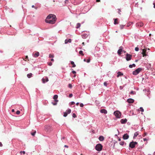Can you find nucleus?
I'll return each mask as SVG.
<instances>
[{
	"instance_id": "603ef678",
	"label": "nucleus",
	"mask_w": 155,
	"mask_h": 155,
	"mask_svg": "<svg viewBox=\"0 0 155 155\" xmlns=\"http://www.w3.org/2000/svg\"><path fill=\"white\" fill-rule=\"evenodd\" d=\"M2 143L0 142V147H2Z\"/></svg>"
},
{
	"instance_id": "4be33fe9",
	"label": "nucleus",
	"mask_w": 155,
	"mask_h": 155,
	"mask_svg": "<svg viewBox=\"0 0 155 155\" xmlns=\"http://www.w3.org/2000/svg\"><path fill=\"white\" fill-rule=\"evenodd\" d=\"M71 110L70 109L67 110L66 112H67V113L68 114H69L71 113Z\"/></svg>"
},
{
	"instance_id": "f3484780",
	"label": "nucleus",
	"mask_w": 155,
	"mask_h": 155,
	"mask_svg": "<svg viewBox=\"0 0 155 155\" xmlns=\"http://www.w3.org/2000/svg\"><path fill=\"white\" fill-rule=\"evenodd\" d=\"M139 134V133H138V132H136V133H135L134 134V138H135V137L137 136H138Z\"/></svg>"
},
{
	"instance_id": "c03bdc74",
	"label": "nucleus",
	"mask_w": 155,
	"mask_h": 155,
	"mask_svg": "<svg viewBox=\"0 0 155 155\" xmlns=\"http://www.w3.org/2000/svg\"><path fill=\"white\" fill-rule=\"evenodd\" d=\"M45 80L46 82H47L48 81V79L47 77L45 78Z\"/></svg>"
},
{
	"instance_id": "b1692460",
	"label": "nucleus",
	"mask_w": 155,
	"mask_h": 155,
	"mask_svg": "<svg viewBox=\"0 0 155 155\" xmlns=\"http://www.w3.org/2000/svg\"><path fill=\"white\" fill-rule=\"evenodd\" d=\"M117 19H114V24H116L118 23L117 22Z\"/></svg>"
},
{
	"instance_id": "cd10ccee",
	"label": "nucleus",
	"mask_w": 155,
	"mask_h": 155,
	"mask_svg": "<svg viewBox=\"0 0 155 155\" xmlns=\"http://www.w3.org/2000/svg\"><path fill=\"white\" fill-rule=\"evenodd\" d=\"M72 116H73V117H74V118H75V117H76V115L75 114H74V113H73V114Z\"/></svg>"
},
{
	"instance_id": "49530a36",
	"label": "nucleus",
	"mask_w": 155,
	"mask_h": 155,
	"mask_svg": "<svg viewBox=\"0 0 155 155\" xmlns=\"http://www.w3.org/2000/svg\"><path fill=\"white\" fill-rule=\"evenodd\" d=\"M65 3H68V0H66L65 1Z\"/></svg>"
},
{
	"instance_id": "72a5a7b5",
	"label": "nucleus",
	"mask_w": 155,
	"mask_h": 155,
	"mask_svg": "<svg viewBox=\"0 0 155 155\" xmlns=\"http://www.w3.org/2000/svg\"><path fill=\"white\" fill-rule=\"evenodd\" d=\"M135 50L136 51H138L139 50V48L138 47H136L135 48Z\"/></svg>"
},
{
	"instance_id": "864d4df0",
	"label": "nucleus",
	"mask_w": 155,
	"mask_h": 155,
	"mask_svg": "<svg viewBox=\"0 0 155 155\" xmlns=\"http://www.w3.org/2000/svg\"><path fill=\"white\" fill-rule=\"evenodd\" d=\"M100 1V0H96L97 2H99Z\"/></svg>"
},
{
	"instance_id": "aec40b11",
	"label": "nucleus",
	"mask_w": 155,
	"mask_h": 155,
	"mask_svg": "<svg viewBox=\"0 0 155 155\" xmlns=\"http://www.w3.org/2000/svg\"><path fill=\"white\" fill-rule=\"evenodd\" d=\"M117 74H118L117 75V77H118L120 76H121V75H123V74L121 73L120 72H118L117 73Z\"/></svg>"
},
{
	"instance_id": "5701e85b",
	"label": "nucleus",
	"mask_w": 155,
	"mask_h": 155,
	"mask_svg": "<svg viewBox=\"0 0 155 155\" xmlns=\"http://www.w3.org/2000/svg\"><path fill=\"white\" fill-rule=\"evenodd\" d=\"M81 26V24L80 23H78L77 24L76 28H79Z\"/></svg>"
},
{
	"instance_id": "2eb2a0df",
	"label": "nucleus",
	"mask_w": 155,
	"mask_h": 155,
	"mask_svg": "<svg viewBox=\"0 0 155 155\" xmlns=\"http://www.w3.org/2000/svg\"><path fill=\"white\" fill-rule=\"evenodd\" d=\"M71 39H70L68 40L66 39L65 40V44H67L68 42L71 43Z\"/></svg>"
},
{
	"instance_id": "20e7f679",
	"label": "nucleus",
	"mask_w": 155,
	"mask_h": 155,
	"mask_svg": "<svg viewBox=\"0 0 155 155\" xmlns=\"http://www.w3.org/2000/svg\"><path fill=\"white\" fill-rule=\"evenodd\" d=\"M137 144V143L136 142L132 141L130 142L129 144V147L133 148L135 147V145Z\"/></svg>"
},
{
	"instance_id": "4c0bfd02",
	"label": "nucleus",
	"mask_w": 155,
	"mask_h": 155,
	"mask_svg": "<svg viewBox=\"0 0 155 155\" xmlns=\"http://www.w3.org/2000/svg\"><path fill=\"white\" fill-rule=\"evenodd\" d=\"M72 96H73V94H70L69 95V97H72Z\"/></svg>"
},
{
	"instance_id": "4d7b16f0",
	"label": "nucleus",
	"mask_w": 155,
	"mask_h": 155,
	"mask_svg": "<svg viewBox=\"0 0 155 155\" xmlns=\"http://www.w3.org/2000/svg\"><path fill=\"white\" fill-rule=\"evenodd\" d=\"M153 4L154 5V7H154V8H155V3H153Z\"/></svg>"
},
{
	"instance_id": "6e6d98bb",
	"label": "nucleus",
	"mask_w": 155,
	"mask_h": 155,
	"mask_svg": "<svg viewBox=\"0 0 155 155\" xmlns=\"http://www.w3.org/2000/svg\"><path fill=\"white\" fill-rule=\"evenodd\" d=\"M12 112H14L15 111V110H14V109H12Z\"/></svg>"
},
{
	"instance_id": "7ed1b4c3",
	"label": "nucleus",
	"mask_w": 155,
	"mask_h": 155,
	"mask_svg": "<svg viewBox=\"0 0 155 155\" xmlns=\"http://www.w3.org/2000/svg\"><path fill=\"white\" fill-rule=\"evenodd\" d=\"M102 146L101 144H97L95 147V149L97 151H100L102 150Z\"/></svg>"
},
{
	"instance_id": "7c9ffc66",
	"label": "nucleus",
	"mask_w": 155,
	"mask_h": 155,
	"mask_svg": "<svg viewBox=\"0 0 155 155\" xmlns=\"http://www.w3.org/2000/svg\"><path fill=\"white\" fill-rule=\"evenodd\" d=\"M120 144L121 145H124V142L123 141H122V142H121L120 143Z\"/></svg>"
},
{
	"instance_id": "a18cd8bd",
	"label": "nucleus",
	"mask_w": 155,
	"mask_h": 155,
	"mask_svg": "<svg viewBox=\"0 0 155 155\" xmlns=\"http://www.w3.org/2000/svg\"><path fill=\"white\" fill-rule=\"evenodd\" d=\"M129 67L130 68H132L133 66H132V65H131V64H130L129 65Z\"/></svg>"
},
{
	"instance_id": "f257e3e1",
	"label": "nucleus",
	"mask_w": 155,
	"mask_h": 155,
	"mask_svg": "<svg viewBox=\"0 0 155 155\" xmlns=\"http://www.w3.org/2000/svg\"><path fill=\"white\" fill-rule=\"evenodd\" d=\"M57 18L55 15L53 14H49L45 19V21L47 23L52 24L55 23Z\"/></svg>"
},
{
	"instance_id": "39448f33",
	"label": "nucleus",
	"mask_w": 155,
	"mask_h": 155,
	"mask_svg": "<svg viewBox=\"0 0 155 155\" xmlns=\"http://www.w3.org/2000/svg\"><path fill=\"white\" fill-rule=\"evenodd\" d=\"M114 114L115 116L118 118H119L121 116V113L119 111H115Z\"/></svg>"
},
{
	"instance_id": "ddd939ff",
	"label": "nucleus",
	"mask_w": 155,
	"mask_h": 155,
	"mask_svg": "<svg viewBox=\"0 0 155 155\" xmlns=\"http://www.w3.org/2000/svg\"><path fill=\"white\" fill-rule=\"evenodd\" d=\"M33 55L35 57H37L39 55V53L38 52H36Z\"/></svg>"
},
{
	"instance_id": "bf43d9fd",
	"label": "nucleus",
	"mask_w": 155,
	"mask_h": 155,
	"mask_svg": "<svg viewBox=\"0 0 155 155\" xmlns=\"http://www.w3.org/2000/svg\"><path fill=\"white\" fill-rule=\"evenodd\" d=\"M51 61H54L53 59H51Z\"/></svg>"
},
{
	"instance_id": "f8f14e48",
	"label": "nucleus",
	"mask_w": 155,
	"mask_h": 155,
	"mask_svg": "<svg viewBox=\"0 0 155 155\" xmlns=\"http://www.w3.org/2000/svg\"><path fill=\"white\" fill-rule=\"evenodd\" d=\"M122 51V47H120V49L117 51V53L119 55L121 54V52Z\"/></svg>"
},
{
	"instance_id": "a211bd4d",
	"label": "nucleus",
	"mask_w": 155,
	"mask_h": 155,
	"mask_svg": "<svg viewBox=\"0 0 155 155\" xmlns=\"http://www.w3.org/2000/svg\"><path fill=\"white\" fill-rule=\"evenodd\" d=\"M100 141H103L104 140V137L103 136H100L99 138Z\"/></svg>"
},
{
	"instance_id": "ea45409f",
	"label": "nucleus",
	"mask_w": 155,
	"mask_h": 155,
	"mask_svg": "<svg viewBox=\"0 0 155 155\" xmlns=\"http://www.w3.org/2000/svg\"><path fill=\"white\" fill-rule=\"evenodd\" d=\"M80 106L81 107H83V106H84V104H83L81 103V104H80Z\"/></svg>"
},
{
	"instance_id": "a878e982",
	"label": "nucleus",
	"mask_w": 155,
	"mask_h": 155,
	"mask_svg": "<svg viewBox=\"0 0 155 155\" xmlns=\"http://www.w3.org/2000/svg\"><path fill=\"white\" fill-rule=\"evenodd\" d=\"M68 115V114L67 113V112H65L64 113L63 116L64 117H66Z\"/></svg>"
},
{
	"instance_id": "5fc2aeb1",
	"label": "nucleus",
	"mask_w": 155,
	"mask_h": 155,
	"mask_svg": "<svg viewBox=\"0 0 155 155\" xmlns=\"http://www.w3.org/2000/svg\"><path fill=\"white\" fill-rule=\"evenodd\" d=\"M143 140H144V141H145L147 140V139H146V138H144V139H143Z\"/></svg>"
},
{
	"instance_id": "473e14b6",
	"label": "nucleus",
	"mask_w": 155,
	"mask_h": 155,
	"mask_svg": "<svg viewBox=\"0 0 155 155\" xmlns=\"http://www.w3.org/2000/svg\"><path fill=\"white\" fill-rule=\"evenodd\" d=\"M20 153H23V154H25V152L24 151H21L20 152Z\"/></svg>"
},
{
	"instance_id": "f704fd0d",
	"label": "nucleus",
	"mask_w": 155,
	"mask_h": 155,
	"mask_svg": "<svg viewBox=\"0 0 155 155\" xmlns=\"http://www.w3.org/2000/svg\"><path fill=\"white\" fill-rule=\"evenodd\" d=\"M42 82L43 83H45V79L44 78H42Z\"/></svg>"
},
{
	"instance_id": "de8ad7c7",
	"label": "nucleus",
	"mask_w": 155,
	"mask_h": 155,
	"mask_svg": "<svg viewBox=\"0 0 155 155\" xmlns=\"http://www.w3.org/2000/svg\"><path fill=\"white\" fill-rule=\"evenodd\" d=\"M132 66L133 67H135L136 66V65L135 64H132Z\"/></svg>"
},
{
	"instance_id": "6ab92c4d",
	"label": "nucleus",
	"mask_w": 155,
	"mask_h": 155,
	"mask_svg": "<svg viewBox=\"0 0 155 155\" xmlns=\"http://www.w3.org/2000/svg\"><path fill=\"white\" fill-rule=\"evenodd\" d=\"M27 76L28 78H30L32 77V74L31 73H30L29 74H28Z\"/></svg>"
},
{
	"instance_id": "2f4dec72",
	"label": "nucleus",
	"mask_w": 155,
	"mask_h": 155,
	"mask_svg": "<svg viewBox=\"0 0 155 155\" xmlns=\"http://www.w3.org/2000/svg\"><path fill=\"white\" fill-rule=\"evenodd\" d=\"M36 133V131H35V132H34V133H31V134L32 136H34V135H35V134Z\"/></svg>"
},
{
	"instance_id": "f03ea898",
	"label": "nucleus",
	"mask_w": 155,
	"mask_h": 155,
	"mask_svg": "<svg viewBox=\"0 0 155 155\" xmlns=\"http://www.w3.org/2000/svg\"><path fill=\"white\" fill-rule=\"evenodd\" d=\"M142 69L139 68L133 72V74L134 75H136L139 74L141 71Z\"/></svg>"
},
{
	"instance_id": "e433bc0d",
	"label": "nucleus",
	"mask_w": 155,
	"mask_h": 155,
	"mask_svg": "<svg viewBox=\"0 0 155 155\" xmlns=\"http://www.w3.org/2000/svg\"><path fill=\"white\" fill-rule=\"evenodd\" d=\"M75 104V103H74V102H73V101L71 102V105H73V104Z\"/></svg>"
},
{
	"instance_id": "0e129e2a",
	"label": "nucleus",
	"mask_w": 155,
	"mask_h": 155,
	"mask_svg": "<svg viewBox=\"0 0 155 155\" xmlns=\"http://www.w3.org/2000/svg\"><path fill=\"white\" fill-rule=\"evenodd\" d=\"M119 141H120V138L118 139Z\"/></svg>"
},
{
	"instance_id": "0eeeda50",
	"label": "nucleus",
	"mask_w": 155,
	"mask_h": 155,
	"mask_svg": "<svg viewBox=\"0 0 155 155\" xmlns=\"http://www.w3.org/2000/svg\"><path fill=\"white\" fill-rule=\"evenodd\" d=\"M146 49H143L142 50V54H143V57H144L147 56V54H146Z\"/></svg>"
},
{
	"instance_id": "e2e57ef3",
	"label": "nucleus",
	"mask_w": 155,
	"mask_h": 155,
	"mask_svg": "<svg viewBox=\"0 0 155 155\" xmlns=\"http://www.w3.org/2000/svg\"><path fill=\"white\" fill-rule=\"evenodd\" d=\"M32 8H35V6H34V5H32Z\"/></svg>"
},
{
	"instance_id": "393cba45",
	"label": "nucleus",
	"mask_w": 155,
	"mask_h": 155,
	"mask_svg": "<svg viewBox=\"0 0 155 155\" xmlns=\"http://www.w3.org/2000/svg\"><path fill=\"white\" fill-rule=\"evenodd\" d=\"M54 57L53 54H50L49 55V57L50 58H53Z\"/></svg>"
},
{
	"instance_id": "79ce46f5",
	"label": "nucleus",
	"mask_w": 155,
	"mask_h": 155,
	"mask_svg": "<svg viewBox=\"0 0 155 155\" xmlns=\"http://www.w3.org/2000/svg\"><path fill=\"white\" fill-rule=\"evenodd\" d=\"M48 65H49V66H51L52 65V63L51 62H49V63H48Z\"/></svg>"
},
{
	"instance_id": "bb28decb",
	"label": "nucleus",
	"mask_w": 155,
	"mask_h": 155,
	"mask_svg": "<svg viewBox=\"0 0 155 155\" xmlns=\"http://www.w3.org/2000/svg\"><path fill=\"white\" fill-rule=\"evenodd\" d=\"M79 53L80 54H81V55L83 56L84 54L83 53V51H80L79 52Z\"/></svg>"
},
{
	"instance_id": "c9c22d12",
	"label": "nucleus",
	"mask_w": 155,
	"mask_h": 155,
	"mask_svg": "<svg viewBox=\"0 0 155 155\" xmlns=\"http://www.w3.org/2000/svg\"><path fill=\"white\" fill-rule=\"evenodd\" d=\"M68 87L69 88H71L72 87V86L71 84H69L68 85Z\"/></svg>"
},
{
	"instance_id": "09e8293b",
	"label": "nucleus",
	"mask_w": 155,
	"mask_h": 155,
	"mask_svg": "<svg viewBox=\"0 0 155 155\" xmlns=\"http://www.w3.org/2000/svg\"><path fill=\"white\" fill-rule=\"evenodd\" d=\"M64 147H65L67 148H68V147L67 145H65L64 146Z\"/></svg>"
},
{
	"instance_id": "dca6fc26",
	"label": "nucleus",
	"mask_w": 155,
	"mask_h": 155,
	"mask_svg": "<svg viewBox=\"0 0 155 155\" xmlns=\"http://www.w3.org/2000/svg\"><path fill=\"white\" fill-rule=\"evenodd\" d=\"M100 111L101 113H107V110L105 109H101Z\"/></svg>"
},
{
	"instance_id": "9b49d317",
	"label": "nucleus",
	"mask_w": 155,
	"mask_h": 155,
	"mask_svg": "<svg viewBox=\"0 0 155 155\" xmlns=\"http://www.w3.org/2000/svg\"><path fill=\"white\" fill-rule=\"evenodd\" d=\"M127 121V120L126 119H122L120 121V122L122 124H124Z\"/></svg>"
},
{
	"instance_id": "412c9836",
	"label": "nucleus",
	"mask_w": 155,
	"mask_h": 155,
	"mask_svg": "<svg viewBox=\"0 0 155 155\" xmlns=\"http://www.w3.org/2000/svg\"><path fill=\"white\" fill-rule=\"evenodd\" d=\"M71 64L73 65V66H72V67H73L74 68V67H76V65L74 64V62L73 61H71Z\"/></svg>"
},
{
	"instance_id": "052dcab7",
	"label": "nucleus",
	"mask_w": 155,
	"mask_h": 155,
	"mask_svg": "<svg viewBox=\"0 0 155 155\" xmlns=\"http://www.w3.org/2000/svg\"><path fill=\"white\" fill-rule=\"evenodd\" d=\"M28 58V56H26V57H25V58H26V59H27V58Z\"/></svg>"
},
{
	"instance_id": "680f3d73",
	"label": "nucleus",
	"mask_w": 155,
	"mask_h": 155,
	"mask_svg": "<svg viewBox=\"0 0 155 155\" xmlns=\"http://www.w3.org/2000/svg\"><path fill=\"white\" fill-rule=\"evenodd\" d=\"M82 45H84V42H83V43H82Z\"/></svg>"
},
{
	"instance_id": "423d86ee",
	"label": "nucleus",
	"mask_w": 155,
	"mask_h": 155,
	"mask_svg": "<svg viewBox=\"0 0 155 155\" xmlns=\"http://www.w3.org/2000/svg\"><path fill=\"white\" fill-rule=\"evenodd\" d=\"M132 57V55L128 54H127L126 55V59L127 61H129L131 60Z\"/></svg>"
},
{
	"instance_id": "c85d7f7f",
	"label": "nucleus",
	"mask_w": 155,
	"mask_h": 155,
	"mask_svg": "<svg viewBox=\"0 0 155 155\" xmlns=\"http://www.w3.org/2000/svg\"><path fill=\"white\" fill-rule=\"evenodd\" d=\"M20 113V111L19 110H17L16 112V114H19Z\"/></svg>"
},
{
	"instance_id": "6e6552de",
	"label": "nucleus",
	"mask_w": 155,
	"mask_h": 155,
	"mask_svg": "<svg viewBox=\"0 0 155 155\" xmlns=\"http://www.w3.org/2000/svg\"><path fill=\"white\" fill-rule=\"evenodd\" d=\"M129 137V136L127 134H124L123 136V138L124 140L128 139Z\"/></svg>"
},
{
	"instance_id": "37998d69",
	"label": "nucleus",
	"mask_w": 155,
	"mask_h": 155,
	"mask_svg": "<svg viewBox=\"0 0 155 155\" xmlns=\"http://www.w3.org/2000/svg\"><path fill=\"white\" fill-rule=\"evenodd\" d=\"M130 94H135V93L134 92L132 91L130 92Z\"/></svg>"
},
{
	"instance_id": "a19ab883",
	"label": "nucleus",
	"mask_w": 155,
	"mask_h": 155,
	"mask_svg": "<svg viewBox=\"0 0 155 155\" xmlns=\"http://www.w3.org/2000/svg\"><path fill=\"white\" fill-rule=\"evenodd\" d=\"M57 102H55V103H52L54 105H55L57 104Z\"/></svg>"
},
{
	"instance_id": "1a4fd4ad",
	"label": "nucleus",
	"mask_w": 155,
	"mask_h": 155,
	"mask_svg": "<svg viewBox=\"0 0 155 155\" xmlns=\"http://www.w3.org/2000/svg\"><path fill=\"white\" fill-rule=\"evenodd\" d=\"M58 98V96L57 95H55L53 97V99L55 100V102H58V100H57Z\"/></svg>"
},
{
	"instance_id": "3c124183",
	"label": "nucleus",
	"mask_w": 155,
	"mask_h": 155,
	"mask_svg": "<svg viewBox=\"0 0 155 155\" xmlns=\"http://www.w3.org/2000/svg\"><path fill=\"white\" fill-rule=\"evenodd\" d=\"M90 61V59H88L87 60V63H89Z\"/></svg>"
},
{
	"instance_id": "8fccbe9b",
	"label": "nucleus",
	"mask_w": 155,
	"mask_h": 155,
	"mask_svg": "<svg viewBox=\"0 0 155 155\" xmlns=\"http://www.w3.org/2000/svg\"><path fill=\"white\" fill-rule=\"evenodd\" d=\"M104 84L105 86H107V83L106 82H104Z\"/></svg>"
},
{
	"instance_id": "4468645a",
	"label": "nucleus",
	"mask_w": 155,
	"mask_h": 155,
	"mask_svg": "<svg viewBox=\"0 0 155 155\" xmlns=\"http://www.w3.org/2000/svg\"><path fill=\"white\" fill-rule=\"evenodd\" d=\"M136 25L142 27L143 25V24L142 22H139L136 24Z\"/></svg>"
},
{
	"instance_id": "774afa93",
	"label": "nucleus",
	"mask_w": 155,
	"mask_h": 155,
	"mask_svg": "<svg viewBox=\"0 0 155 155\" xmlns=\"http://www.w3.org/2000/svg\"><path fill=\"white\" fill-rule=\"evenodd\" d=\"M82 37L84 38L83 37L84 36V35H82Z\"/></svg>"
},
{
	"instance_id": "69168bd1",
	"label": "nucleus",
	"mask_w": 155,
	"mask_h": 155,
	"mask_svg": "<svg viewBox=\"0 0 155 155\" xmlns=\"http://www.w3.org/2000/svg\"><path fill=\"white\" fill-rule=\"evenodd\" d=\"M74 77H75V76H76V75H75H75H74Z\"/></svg>"
},
{
	"instance_id": "58836bf2",
	"label": "nucleus",
	"mask_w": 155,
	"mask_h": 155,
	"mask_svg": "<svg viewBox=\"0 0 155 155\" xmlns=\"http://www.w3.org/2000/svg\"><path fill=\"white\" fill-rule=\"evenodd\" d=\"M72 73L74 74H75L76 73V72L74 71H72Z\"/></svg>"
},
{
	"instance_id": "13d9d810",
	"label": "nucleus",
	"mask_w": 155,
	"mask_h": 155,
	"mask_svg": "<svg viewBox=\"0 0 155 155\" xmlns=\"http://www.w3.org/2000/svg\"><path fill=\"white\" fill-rule=\"evenodd\" d=\"M79 104V103H77L76 104V105L77 106H78V104Z\"/></svg>"
},
{
	"instance_id": "c756f323",
	"label": "nucleus",
	"mask_w": 155,
	"mask_h": 155,
	"mask_svg": "<svg viewBox=\"0 0 155 155\" xmlns=\"http://www.w3.org/2000/svg\"><path fill=\"white\" fill-rule=\"evenodd\" d=\"M140 110L142 112H143L144 111V110L142 107H140Z\"/></svg>"
},
{
	"instance_id": "338daca9",
	"label": "nucleus",
	"mask_w": 155,
	"mask_h": 155,
	"mask_svg": "<svg viewBox=\"0 0 155 155\" xmlns=\"http://www.w3.org/2000/svg\"><path fill=\"white\" fill-rule=\"evenodd\" d=\"M120 87L121 89H122V88L121 87Z\"/></svg>"
},
{
	"instance_id": "9d476101",
	"label": "nucleus",
	"mask_w": 155,
	"mask_h": 155,
	"mask_svg": "<svg viewBox=\"0 0 155 155\" xmlns=\"http://www.w3.org/2000/svg\"><path fill=\"white\" fill-rule=\"evenodd\" d=\"M127 101L129 103H133L134 101V100L130 98L127 100Z\"/></svg>"
}]
</instances>
